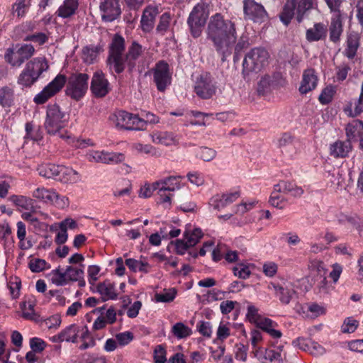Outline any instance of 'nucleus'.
Here are the masks:
<instances>
[{
	"instance_id": "61",
	"label": "nucleus",
	"mask_w": 363,
	"mask_h": 363,
	"mask_svg": "<svg viewBox=\"0 0 363 363\" xmlns=\"http://www.w3.org/2000/svg\"><path fill=\"white\" fill-rule=\"evenodd\" d=\"M311 342V340L310 339L299 337L294 340L292 344L294 347H298L303 351L308 352L310 348Z\"/></svg>"
},
{
	"instance_id": "34",
	"label": "nucleus",
	"mask_w": 363,
	"mask_h": 363,
	"mask_svg": "<svg viewBox=\"0 0 363 363\" xmlns=\"http://www.w3.org/2000/svg\"><path fill=\"white\" fill-rule=\"evenodd\" d=\"M152 140L155 143L164 145H172L177 143V139L172 133L155 132L151 135Z\"/></svg>"
},
{
	"instance_id": "64",
	"label": "nucleus",
	"mask_w": 363,
	"mask_h": 363,
	"mask_svg": "<svg viewBox=\"0 0 363 363\" xmlns=\"http://www.w3.org/2000/svg\"><path fill=\"white\" fill-rule=\"evenodd\" d=\"M154 359L156 363H164L167 361L166 351L162 345L155 347Z\"/></svg>"
},
{
	"instance_id": "36",
	"label": "nucleus",
	"mask_w": 363,
	"mask_h": 363,
	"mask_svg": "<svg viewBox=\"0 0 363 363\" xmlns=\"http://www.w3.org/2000/svg\"><path fill=\"white\" fill-rule=\"evenodd\" d=\"M60 168V166L56 165L55 164H45L40 165L38 168V171L41 177L57 180Z\"/></svg>"
},
{
	"instance_id": "47",
	"label": "nucleus",
	"mask_w": 363,
	"mask_h": 363,
	"mask_svg": "<svg viewBox=\"0 0 363 363\" xmlns=\"http://www.w3.org/2000/svg\"><path fill=\"white\" fill-rule=\"evenodd\" d=\"M26 138H30L34 141H39L43 138V131L39 127H35L32 123L26 124Z\"/></svg>"
},
{
	"instance_id": "31",
	"label": "nucleus",
	"mask_w": 363,
	"mask_h": 363,
	"mask_svg": "<svg viewBox=\"0 0 363 363\" xmlns=\"http://www.w3.org/2000/svg\"><path fill=\"white\" fill-rule=\"evenodd\" d=\"M57 180L63 183H77L80 180L79 173L72 168L60 166Z\"/></svg>"
},
{
	"instance_id": "1",
	"label": "nucleus",
	"mask_w": 363,
	"mask_h": 363,
	"mask_svg": "<svg viewBox=\"0 0 363 363\" xmlns=\"http://www.w3.org/2000/svg\"><path fill=\"white\" fill-rule=\"evenodd\" d=\"M207 38L213 43L223 62L231 55L237 41L236 26L233 21L220 13L211 16L206 30Z\"/></svg>"
},
{
	"instance_id": "59",
	"label": "nucleus",
	"mask_w": 363,
	"mask_h": 363,
	"mask_svg": "<svg viewBox=\"0 0 363 363\" xmlns=\"http://www.w3.org/2000/svg\"><path fill=\"white\" fill-rule=\"evenodd\" d=\"M30 346L33 352H41L45 349L46 343L40 338L33 337L30 340Z\"/></svg>"
},
{
	"instance_id": "43",
	"label": "nucleus",
	"mask_w": 363,
	"mask_h": 363,
	"mask_svg": "<svg viewBox=\"0 0 363 363\" xmlns=\"http://www.w3.org/2000/svg\"><path fill=\"white\" fill-rule=\"evenodd\" d=\"M11 201L17 206L26 210H30L33 208V200L25 196H13Z\"/></svg>"
},
{
	"instance_id": "21",
	"label": "nucleus",
	"mask_w": 363,
	"mask_h": 363,
	"mask_svg": "<svg viewBox=\"0 0 363 363\" xmlns=\"http://www.w3.org/2000/svg\"><path fill=\"white\" fill-rule=\"evenodd\" d=\"M181 176H169L155 182V188H161L169 192L174 191L181 188Z\"/></svg>"
},
{
	"instance_id": "10",
	"label": "nucleus",
	"mask_w": 363,
	"mask_h": 363,
	"mask_svg": "<svg viewBox=\"0 0 363 363\" xmlns=\"http://www.w3.org/2000/svg\"><path fill=\"white\" fill-rule=\"evenodd\" d=\"M216 82L210 73L205 72L199 75L194 84V91L202 99H209L216 94Z\"/></svg>"
},
{
	"instance_id": "45",
	"label": "nucleus",
	"mask_w": 363,
	"mask_h": 363,
	"mask_svg": "<svg viewBox=\"0 0 363 363\" xmlns=\"http://www.w3.org/2000/svg\"><path fill=\"white\" fill-rule=\"evenodd\" d=\"M184 240L188 242L189 246L196 245L203 236V233L200 228H194L192 231L186 230L184 232Z\"/></svg>"
},
{
	"instance_id": "14",
	"label": "nucleus",
	"mask_w": 363,
	"mask_h": 363,
	"mask_svg": "<svg viewBox=\"0 0 363 363\" xmlns=\"http://www.w3.org/2000/svg\"><path fill=\"white\" fill-rule=\"evenodd\" d=\"M253 352L255 357L262 363H283L285 358L283 345L274 348H258Z\"/></svg>"
},
{
	"instance_id": "44",
	"label": "nucleus",
	"mask_w": 363,
	"mask_h": 363,
	"mask_svg": "<svg viewBox=\"0 0 363 363\" xmlns=\"http://www.w3.org/2000/svg\"><path fill=\"white\" fill-rule=\"evenodd\" d=\"M18 55L20 56L22 61H25L30 59L35 53V48L31 44L17 45L15 46Z\"/></svg>"
},
{
	"instance_id": "6",
	"label": "nucleus",
	"mask_w": 363,
	"mask_h": 363,
	"mask_svg": "<svg viewBox=\"0 0 363 363\" xmlns=\"http://www.w3.org/2000/svg\"><path fill=\"white\" fill-rule=\"evenodd\" d=\"M109 121L118 129L141 130L145 129V122L138 115L119 110L111 113Z\"/></svg>"
},
{
	"instance_id": "38",
	"label": "nucleus",
	"mask_w": 363,
	"mask_h": 363,
	"mask_svg": "<svg viewBox=\"0 0 363 363\" xmlns=\"http://www.w3.org/2000/svg\"><path fill=\"white\" fill-rule=\"evenodd\" d=\"M84 264H80L78 267L68 266L65 269L67 277L69 281H77L84 277Z\"/></svg>"
},
{
	"instance_id": "63",
	"label": "nucleus",
	"mask_w": 363,
	"mask_h": 363,
	"mask_svg": "<svg viewBox=\"0 0 363 363\" xmlns=\"http://www.w3.org/2000/svg\"><path fill=\"white\" fill-rule=\"evenodd\" d=\"M76 363H106V362L103 357H96L86 354L82 356V359Z\"/></svg>"
},
{
	"instance_id": "4",
	"label": "nucleus",
	"mask_w": 363,
	"mask_h": 363,
	"mask_svg": "<svg viewBox=\"0 0 363 363\" xmlns=\"http://www.w3.org/2000/svg\"><path fill=\"white\" fill-rule=\"evenodd\" d=\"M49 66L45 57H38L29 61L18 78V84L23 87L31 86Z\"/></svg>"
},
{
	"instance_id": "30",
	"label": "nucleus",
	"mask_w": 363,
	"mask_h": 363,
	"mask_svg": "<svg viewBox=\"0 0 363 363\" xmlns=\"http://www.w3.org/2000/svg\"><path fill=\"white\" fill-rule=\"evenodd\" d=\"M32 196L36 200L45 203H50L52 199L57 196V192L53 189L38 187L32 193Z\"/></svg>"
},
{
	"instance_id": "58",
	"label": "nucleus",
	"mask_w": 363,
	"mask_h": 363,
	"mask_svg": "<svg viewBox=\"0 0 363 363\" xmlns=\"http://www.w3.org/2000/svg\"><path fill=\"white\" fill-rule=\"evenodd\" d=\"M308 312L310 313L309 316L312 318H317L325 313L324 307L319 306L317 303H311L308 307Z\"/></svg>"
},
{
	"instance_id": "16",
	"label": "nucleus",
	"mask_w": 363,
	"mask_h": 363,
	"mask_svg": "<svg viewBox=\"0 0 363 363\" xmlns=\"http://www.w3.org/2000/svg\"><path fill=\"white\" fill-rule=\"evenodd\" d=\"M86 157L89 162L104 164H117L124 160V155L121 153L94 150L88 152Z\"/></svg>"
},
{
	"instance_id": "49",
	"label": "nucleus",
	"mask_w": 363,
	"mask_h": 363,
	"mask_svg": "<svg viewBox=\"0 0 363 363\" xmlns=\"http://www.w3.org/2000/svg\"><path fill=\"white\" fill-rule=\"evenodd\" d=\"M51 281L57 286H64L67 284L68 279L65 271L62 272L60 268L54 269L51 272Z\"/></svg>"
},
{
	"instance_id": "53",
	"label": "nucleus",
	"mask_w": 363,
	"mask_h": 363,
	"mask_svg": "<svg viewBox=\"0 0 363 363\" xmlns=\"http://www.w3.org/2000/svg\"><path fill=\"white\" fill-rule=\"evenodd\" d=\"M30 5V0H18L13 6V13L18 17L23 16Z\"/></svg>"
},
{
	"instance_id": "7",
	"label": "nucleus",
	"mask_w": 363,
	"mask_h": 363,
	"mask_svg": "<svg viewBox=\"0 0 363 363\" xmlns=\"http://www.w3.org/2000/svg\"><path fill=\"white\" fill-rule=\"evenodd\" d=\"M208 15V5L203 1L198 3L193 8L187 19V24L194 38L201 35Z\"/></svg>"
},
{
	"instance_id": "39",
	"label": "nucleus",
	"mask_w": 363,
	"mask_h": 363,
	"mask_svg": "<svg viewBox=\"0 0 363 363\" xmlns=\"http://www.w3.org/2000/svg\"><path fill=\"white\" fill-rule=\"evenodd\" d=\"M60 333L64 341L76 342L79 333V327L75 324H72Z\"/></svg>"
},
{
	"instance_id": "40",
	"label": "nucleus",
	"mask_w": 363,
	"mask_h": 363,
	"mask_svg": "<svg viewBox=\"0 0 363 363\" xmlns=\"http://www.w3.org/2000/svg\"><path fill=\"white\" fill-rule=\"evenodd\" d=\"M280 191L273 190L269 198V203L274 207L279 209L284 208L288 204V200Z\"/></svg>"
},
{
	"instance_id": "54",
	"label": "nucleus",
	"mask_w": 363,
	"mask_h": 363,
	"mask_svg": "<svg viewBox=\"0 0 363 363\" xmlns=\"http://www.w3.org/2000/svg\"><path fill=\"white\" fill-rule=\"evenodd\" d=\"M134 147L138 152L150 155L151 156L160 155L157 149L150 145L137 143Z\"/></svg>"
},
{
	"instance_id": "55",
	"label": "nucleus",
	"mask_w": 363,
	"mask_h": 363,
	"mask_svg": "<svg viewBox=\"0 0 363 363\" xmlns=\"http://www.w3.org/2000/svg\"><path fill=\"white\" fill-rule=\"evenodd\" d=\"M209 204L213 206L214 209L218 211H220L228 206L223 194H217L213 196L209 201Z\"/></svg>"
},
{
	"instance_id": "26",
	"label": "nucleus",
	"mask_w": 363,
	"mask_h": 363,
	"mask_svg": "<svg viewBox=\"0 0 363 363\" xmlns=\"http://www.w3.org/2000/svg\"><path fill=\"white\" fill-rule=\"evenodd\" d=\"M327 30V27L325 24L322 23H315L313 28L306 30V39L309 42L323 40L326 38Z\"/></svg>"
},
{
	"instance_id": "18",
	"label": "nucleus",
	"mask_w": 363,
	"mask_h": 363,
	"mask_svg": "<svg viewBox=\"0 0 363 363\" xmlns=\"http://www.w3.org/2000/svg\"><path fill=\"white\" fill-rule=\"evenodd\" d=\"M318 77L313 69H306L302 76V80L299 86V91L301 94H306L315 89L317 86Z\"/></svg>"
},
{
	"instance_id": "60",
	"label": "nucleus",
	"mask_w": 363,
	"mask_h": 363,
	"mask_svg": "<svg viewBox=\"0 0 363 363\" xmlns=\"http://www.w3.org/2000/svg\"><path fill=\"white\" fill-rule=\"evenodd\" d=\"M157 195L159 196V202L160 203L167 204L168 206H170L172 194L170 192L164 190L162 188H157Z\"/></svg>"
},
{
	"instance_id": "17",
	"label": "nucleus",
	"mask_w": 363,
	"mask_h": 363,
	"mask_svg": "<svg viewBox=\"0 0 363 363\" xmlns=\"http://www.w3.org/2000/svg\"><path fill=\"white\" fill-rule=\"evenodd\" d=\"M99 7L102 19L105 21L111 22L121 13L118 0H104Z\"/></svg>"
},
{
	"instance_id": "8",
	"label": "nucleus",
	"mask_w": 363,
	"mask_h": 363,
	"mask_svg": "<svg viewBox=\"0 0 363 363\" xmlns=\"http://www.w3.org/2000/svg\"><path fill=\"white\" fill-rule=\"evenodd\" d=\"M269 58L268 52L262 48L252 49L245 57L242 63V73L248 74L250 72H257L267 64Z\"/></svg>"
},
{
	"instance_id": "25",
	"label": "nucleus",
	"mask_w": 363,
	"mask_h": 363,
	"mask_svg": "<svg viewBox=\"0 0 363 363\" xmlns=\"http://www.w3.org/2000/svg\"><path fill=\"white\" fill-rule=\"evenodd\" d=\"M347 140L352 143L356 141L357 138L363 134V122L360 120H353L345 127Z\"/></svg>"
},
{
	"instance_id": "32",
	"label": "nucleus",
	"mask_w": 363,
	"mask_h": 363,
	"mask_svg": "<svg viewBox=\"0 0 363 363\" xmlns=\"http://www.w3.org/2000/svg\"><path fill=\"white\" fill-rule=\"evenodd\" d=\"M79 6L78 0H65L56 13L62 18H69L75 13Z\"/></svg>"
},
{
	"instance_id": "52",
	"label": "nucleus",
	"mask_w": 363,
	"mask_h": 363,
	"mask_svg": "<svg viewBox=\"0 0 363 363\" xmlns=\"http://www.w3.org/2000/svg\"><path fill=\"white\" fill-rule=\"evenodd\" d=\"M177 291L174 289H169L163 292L155 294L157 302L168 303L172 301L176 296Z\"/></svg>"
},
{
	"instance_id": "35",
	"label": "nucleus",
	"mask_w": 363,
	"mask_h": 363,
	"mask_svg": "<svg viewBox=\"0 0 363 363\" xmlns=\"http://www.w3.org/2000/svg\"><path fill=\"white\" fill-rule=\"evenodd\" d=\"M359 46V35L357 33H350L347 36V48L345 50V55L349 59L354 58Z\"/></svg>"
},
{
	"instance_id": "42",
	"label": "nucleus",
	"mask_w": 363,
	"mask_h": 363,
	"mask_svg": "<svg viewBox=\"0 0 363 363\" xmlns=\"http://www.w3.org/2000/svg\"><path fill=\"white\" fill-rule=\"evenodd\" d=\"M125 263L129 269L133 272H136L137 271L145 273L148 272L149 264L147 262H143L135 259L129 258L125 259Z\"/></svg>"
},
{
	"instance_id": "5",
	"label": "nucleus",
	"mask_w": 363,
	"mask_h": 363,
	"mask_svg": "<svg viewBox=\"0 0 363 363\" xmlns=\"http://www.w3.org/2000/svg\"><path fill=\"white\" fill-rule=\"evenodd\" d=\"M68 115L63 112L57 104L48 105L44 127L50 135H55L67 124Z\"/></svg>"
},
{
	"instance_id": "28",
	"label": "nucleus",
	"mask_w": 363,
	"mask_h": 363,
	"mask_svg": "<svg viewBox=\"0 0 363 363\" xmlns=\"http://www.w3.org/2000/svg\"><path fill=\"white\" fill-rule=\"evenodd\" d=\"M158 13V8L155 6H148L145 8L141 18V23L143 30L152 28L155 19Z\"/></svg>"
},
{
	"instance_id": "46",
	"label": "nucleus",
	"mask_w": 363,
	"mask_h": 363,
	"mask_svg": "<svg viewBox=\"0 0 363 363\" xmlns=\"http://www.w3.org/2000/svg\"><path fill=\"white\" fill-rule=\"evenodd\" d=\"M172 333L177 338L182 339L191 335V330L184 323L179 322L173 325Z\"/></svg>"
},
{
	"instance_id": "27",
	"label": "nucleus",
	"mask_w": 363,
	"mask_h": 363,
	"mask_svg": "<svg viewBox=\"0 0 363 363\" xmlns=\"http://www.w3.org/2000/svg\"><path fill=\"white\" fill-rule=\"evenodd\" d=\"M352 150V145L350 141L338 140L330 147V155L335 157H345Z\"/></svg>"
},
{
	"instance_id": "56",
	"label": "nucleus",
	"mask_w": 363,
	"mask_h": 363,
	"mask_svg": "<svg viewBox=\"0 0 363 363\" xmlns=\"http://www.w3.org/2000/svg\"><path fill=\"white\" fill-rule=\"evenodd\" d=\"M233 271L235 276L238 277L242 279H247L251 274L249 267L242 264H238L237 266L234 267Z\"/></svg>"
},
{
	"instance_id": "20",
	"label": "nucleus",
	"mask_w": 363,
	"mask_h": 363,
	"mask_svg": "<svg viewBox=\"0 0 363 363\" xmlns=\"http://www.w3.org/2000/svg\"><path fill=\"white\" fill-rule=\"evenodd\" d=\"M143 48L136 41H133L128 48V52L125 55V65H127L129 72H132L136 65V61L142 55Z\"/></svg>"
},
{
	"instance_id": "13",
	"label": "nucleus",
	"mask_w": 363,
	"mask_h": 363,
	"mask_svg": "<svg viewBox=\"0 0 363 363\" xmlns=\"http://www.w3.org/2000/svg\"><path fill=\"white\" fill-rule=\"evenodd\" d=\"M67 82L66 77L63 74H58L50 82L35 98L34 101L37 104L45 103L48 99L56 94L64 86Z\"/></svg>"
},
{
	"instance_id": "15",
	"label": "nucleus",
	"mask_w": 363,
	"mask_h": 363,
	"mask_svg": "<svg viewBox=\"0 0 363 363\" xmlns=\"http://www.w3.org/2000/svg\"><path fill=\"white\" fill-rule=\"evenodd\" d=\"M90 90L94 96L104 97L111 91L110 83L101 70L96 71L91 78Z\"/></svg>"
},
{
	"instance_id": "50",
	"label": "nucleus",
	"mask_w": 363,
	"mask_h": 363,
	"mask_svg": "<svg viewBox=\"0 0 363 363\" xmlns=\"http://www.w3.org/2000/svg\"><path fill=\"white\" fill-rule=\"evenodd\" d=\"M216 151L212 148L201 147L198 150L196 157L205 162H210L216 157Z\"/></svg>"
},
{
	"instance_id": "12",
	"label": "nucleus",
	"mask_w": 363,
	"mask_h": 363,
	"mask_svg": "<svg viewBox=\"0 0 363 363\" xmlns=\"http://www.w3.org/2000/svg\"><path fill=\"white\" fill-rule=\"evenodd\" d=\"M242 4L245 20L261 23L267 19V13L261 4L255 0H244Z\"/></svg>"
},
{
	"instance_id": "62",
	"label": "nucleus",
	"mask_w": 363,
	"mask_h": 363,
	"mask_svg": "<svg viewBox=\"0 0 363 363\" xmlns=\"http://www.w3.org/2000/svg\"><path fill=\"white\" fill-rule=\"evenodd\" d=\"M199 332L205 337H210L212 334V328L209 322L200 321L197 324Z\"/></svg>"
},
{
	"instance_id": "9",
	"label": "nucleus",
	"mask_w": 363,
	"mask_h": 363,
	"mask_svg": "<svg viewBox=\"0 0 363 363\" xmlns=\"http://www.w3.org/2000/svg\"><path fill=\"white\" fill-rule=\"evenodd\" d=\"M89 79V77L86 73L71 74L67 79L66 94L75 101L80 100L88 90Z\"/></svg>"
},
{
	"instance_id": "41",
	"label": "nucleus",
	"mask_w": 363,
	"mask_h": 363,
	"mask_svg": "<svg viewBox=\"0 0 363 363\" xmlns=\"http://www.w3.org/2000/svg\"><path fill=\"white\" fill-rule=\"evenodd\" d=\"M5 60L12 67H20L23 64L15 47L7 49Z\"/></svg>"
},
{
	"instance_id": "3",
	"label": "nucleus",
	"mask_w": 363,
	"mask_h": 363,
	"mask_svg": "<svg viewBox=\"0 0 363 363\" xmlns=\"http://www.w3.org/2000/svg\"><path fill=\"white\" fill-rule=\"evenodd\" d=\"M125 45L124 38L118 33L114 34L109 44L107 64L111 70L121 74L125 69Z\"/></svg>"
},
{
	"instance_id": "57",
	"label": "nucleus",
	"mask_w": 363,
	"mask_h": 363,
	"mask_svg": "<svg viewBox=\"0 0 363 363\" xmlns=\"http://www.w3.org/2000/svg\"><path fill=\"white\" fill-rule=\"evenodd\" d=\"M246 316L250 323H253L256 325L258 323L259 320L262 318V317L258 313V309L252 305L248 306Z\"/></svg>"
},
{
	"instance_id": "11",
	"label": "nucleus",
	"mask_w": 363,
	"mask_h": 363,
	"mask_svg": "<svg viewBox=\"0 0 363 363\" xmlns=\"http://www.w3.org/2000/svg\"><path fill=\"white\" fill-rule=\"evenodd\" d=\"M150 72L152 74L157 90L164 91L172 82V73L168 63L164 60H160Z\"/></svg>"
},
{
	"instance_id": "24",
	"label": "nucleus",
	"mask_w": 363,
	"mask_h": 363,
	"mask_svg": "<svg viewBox=\"0 0 363 363\" xmlns=\"http://www.w3.org/2000/svg\"><path fill=\"white\" fill-rule=\"evenodd\" d=\"M329 31L330 40L334 43L338 42L342 33V21L340 13L333 14Z\"/></svg>"
},
{
	"instance_id": "29",
	"label": "nucleus",
	"mask_w": 363,
	"mask_h": 363,
	"mask_svg": "<svg viewBox=\"0 0 363 363\" xmlns=\"http://www.w3.org/2000/svg\"><path fill=\"white\" fill-rule=\"evenodd\" d=\"M256 325L262 330L268 333L273 338H279L282 335L281 332L276 329L277 324L268 318L262 317Z\"/></svg>"
},
{
	"instance_id": "2",
	"label": "nucleus",
	"mask_w": 363,
	"mask_h": 363,
	"mask_svg": "<svg viewBox=\"0 0 363 363\" xmlns=\"http://www.w3.org/2000/svg\"><path fill=\"white\" fill-rule=\"evenodd\" d=\"M313 6V0H286L280 19L285 25H288L294 16L301 23L307 18Z\"/></svg>"
},
{
	"instance_id": "33",
	"label": "nucleus",
	"mask_w": 363,
	"mask_h": 363,
	"mask_svg": "<svg viewBox=\"0 0 363 363\" xmlns=\"http://www.w3.org/2000/svg\"><path fill=\"white\" fill-rule=\"evenodd\" d=\"M103 51L101 45H89L82 49V60L86 64H93L96 60L99 54Z\"/></svg>"
},
{
	"instance_id": "22",
	"label": "nucleus",
	"mask_w": 363,
	"mask_h": 363,
	"mask_svg": "<svg viewBox=\"0 0 363 363\" xmlns=\"http://www.w3.org/2000/svg\"><path fill=\"white\" fill-rule=\"evenodd\" d=\"M274 190L280 191L283 194H290L294 197L301 196L303 190L295 183L281 180L274 185Z\"/></svg>"
},
{
	"instance_id": "48",
	"label": "nucleus",
	"mask_w": 363,
	"mask_h": 363,
	"mask_svg": "<svg viewBox=\"0 0 363 363\" xmlns=\"http://www.w3.org/2000/svg\"><path fill=\"white\" fill-rule=\"evenodd\" d=\"M28 267L31 272L38 273L50 268V264L45 259L33 258L29 261Z\"/></svg>"
},
{
	"instance_id": "51",
	"label": "nucleus",
	"mask_w": 363,
	"mask_h": 363,
	"mask_svg": "<svg viewBox=\"0 0 363 363\" xmlns=\"http://www.w3.org/2000/svg\"><path fill=\"white\" fill-rule=\"evenodd\" d=\"M22 315L28 320H35L36 314L34 310V304L31 301L23 302L21 305Z\"/></svg>"
},
{
	"instance_id": "37",
	"label": "nucleus",
	"mask_w": 363,
	"mask_h": 363,
	"mask_svg": "<svg viewBox=\"0 0 363 363\" xmlns=\"http://www.w3.org/2000/svg\"><path fill=\"white\" fill-rule=\"evenodd\" d=\"M13 89L7 86L0 87V105L2 107H11L13 104Z\"/></svg>"
},
{
	"instance_id": "23",
	"label": "nucleus",
	"mask_w": 363,
	"mask_h": 363,
	"mask_svg": "<svg viewBox=\"0 0 363 363\" xmlns=\"http://www.w3.org/2000/svg\"><path fill=\"white\" fill-rule=\"evenodd\" d=\"M97 291L101 294L103 301L115 300L118 297L114 283L106 280L97 286Z\"/></svg>"
},
{
	"instance_id": "19",
	"label": "nucleus",
	"mask_w": 363,
	"mask_h": 363,
	"mask_svg": "<svg viewBox=\"0 0 363 363\" xmlns=\"http://www.w3.org/2000/svg\"><path fill=\"white\" fill-rule=\"evenodd\" d=\"M268 289L274 291L276 296L284 304H288L295 294L294 290L288 285L282 286L274 283H270L268 285Z\"/></svg>"
}]
</instances>
